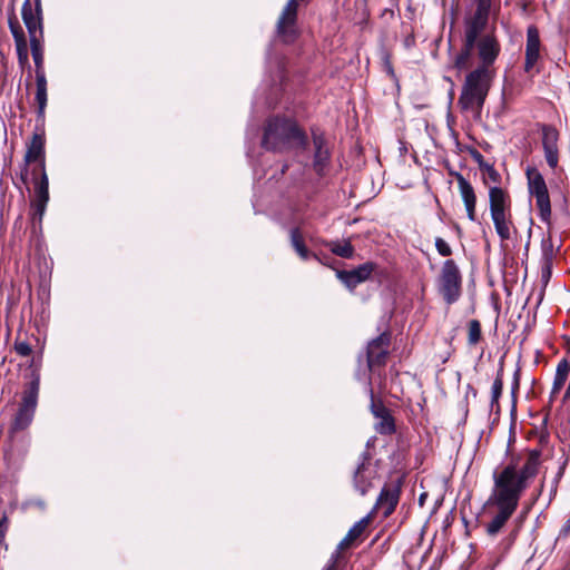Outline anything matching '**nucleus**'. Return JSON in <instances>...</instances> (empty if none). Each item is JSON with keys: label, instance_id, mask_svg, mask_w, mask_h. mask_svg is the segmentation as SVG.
Returning <instances> with one entry per match:
<instances>
[{"label": "nucleus", "instance_id": "1", "mask_svg": "<svg viewBox=\"0 0 570 570\" xmlns=\"http://www.w3.org/2000/svg\"><path fill=\"white\" fill-rule=\"evenodd\" d=\"M539 465L540 452L531 451L520 469L509 463L493 473V489L485 504L497 509L495 515L485 527L490 537L497 535L515 512L529 481L538 474Z\"/></svg>", "mask_w": 570, "mask_h": 570}, {"label": "nucleus", "instance_id": "2", "mask_svg": "<svg viewBox=\"0 0 570 570\" xmlns=\"http://www.w3.org/2000/svg\"><path fill=\"white\" fill-rule=\"evenodd\" d=\"M474 51L480 65L465 76L458 106L462 111L470 112L474 119H479L495 76L493 63L501 51V45L494 31L483 36L475 45Z\"/></svg>", "mask_w": 570, "mask_h": 570}, {"label": "nucleus", "instance_id": "3", "mask_svg": "<svg viewBox=\"0 0 570 570\" xmlns=\"http://www.w3.org/2000/svg\"><path fill=\"white\" fill-rule=\"evenodd\" d=\"M476 8L473 13L466 16L463 21L462 48L455 58L454 66L459 70H465L472 66L475 45L488 35L490 14L495 16L500 11V0H474Z\"/></svg>", "mask_w": 570, "mask_h": 570}, {"label": "nucleus", "instance_id": "4", "mask_svg": "<svg viewBox=\"0 0 570 570\" xmlns=\"http://www.w3.org/2000/svg\"><path fill=\"white\" fill-rule=\"evenodd\" d=\"M307 144L306 134L293 119L273 117L264 127L262 146L266 150L283 153L294 148L305 149Z\"/></svg>", "mask_w": 570, "mask_h": 570}, {"label": "nucleus", "instance_id": "5", "mask_svg": "<svg viewBox=\"0 0 570 570\" xmlns=\"http://www.w3.org/2000/svg\"><path fill=\"white\" fill-rule=\"evenodd\" d=\"M40 379L39 375L32 374L31 381L28 383L22 393V399L12 424L10 434L27 429L33 420L36 407L38 404Z\"/></svg>", "mask_w": 570, "mask_h": 570}, {"label": "nucleus", "instance_id": "6", "mask_svg": "<svg viewBox=\"0 0 570 570\" xmlns=\"http://www.w3.org/2000/svg\"><path fill=\"white\" fill-rule=\"evenodd\" d=\"M438 289L446 304L455 303L462 293V275L453 259H446L440 271Z\"/></svg>", "mask_w": 570, "mask_h": 570}, {"label": "nucleus", "instance_id": "7", "mask_svg": "<svg viewBox=\"0 0 570 570\" xmlns=\"http://www.w3.org/2000/svg\"><path fill=\"white\" fill-rule=\"evenodd\" d=\"M528 187L531 196L535 198V205L542 222L550 223L551 203L546 180L537 168H528L525 171Z\"/></svg>", "mask_w": 570, "mask_h": 570}, {"label": "nucleus", "instance_id": "8", "mask_svg": "<svg viewBox=\"0 0 570 570\" xmlns=\"http://www.w3.org/2000/svg\"><path fill=\"white\" fill-rule=\"evenodd\" d=\"M309 0H287L282 9L276 23V32L285 43H292L298 37L297 13L299 2L308 3Z\"/></svg>", "mask_w": 570, "mask_h": 570}, {"label": "nucleus", "instance_id": "9", "mask_svg": "<svg viewBox=\"0 0 570 570\" xmlns=\"http://www.w3.org/2000/svg\"><path fill=\"white\" fill-rule=\"evenodd\" d=\"M401 488V479L386 483L381 490L374 510L382 511L384 518L390 517L399 504Z\"/></svg>", "mask_w": 570, "mask_h": 570}, {"label": "nucleus", "instance_id": "10", "mask_svg": "<svg viewBox=\"0 0 570 570\" xmlns=\"http://www.w3.org/2000/svg\"><path fill=\"white\" fill-rule=\"evenodd\" d=\"M390 346V335L382 333L372 340L366 350L367 367L372 371L375 366H383L386 363Z\"/></svg>", "mask_w": 570, "mask_h": 570}, {"label": "nucleus", "instance_id": "11", "mask_svg": "<svg viewBox=\"0 0 570 570\" xmlns=\"http://www.w3.org/2000/svg\"><path fill=\"white\" fill-rule=\"evenodd\" d=\"M370 397L371 412L377 420L375 431L380 434H393L395 432V422L390 410L382 403V401L375 400L372 387H370Z\"/></svg>", "mask_w": 570, "mask_h": 570}, {"label": "nucleus", "instance_id": "12", "mask_svg": "<svg viewBox=\"0 0 570 570\" xmlns=\"http://www.w3.org/2000/svg\"><path fill=\"white\" fill-rule=\"evenodd\" d=\"M376 268L375 263L366 262L352 271H336V277L348 289H354L358 284L367 281Z\"/></svg>", "mask_w": 570, "mask_h": 570}, {"label": "nucleus", "instance_id": "13", "mask_svg": "<svg viewBox=\"0 0 570 570\" xmlns=\"http://www.w3.org/2000/svg\"><path fill=\"white\" fill-rule=\"evenodd\" d=\"M8 23L14 40L19 65L24 67L29 62V49L24 31L14 13L9 16Z\"/></svg>", "mask_w": 570, "mask_h": 570}, {"label": "nucleus", "instance_id": "14", "mask_svg": "<svg viewBox=\"0 0 570 570\" xmlns=\"http://www.w3.org/2000/svg\"><path fill=\"white\" fill-rule=\"evenodd\" d=\"M22 20L28 29L30 41L42 39L41 11L37 8L33 11L30 0H26L21 8Z\"/></svg>", "mask_w": 570, "mask_h": 570}, {"label": "nucleus", "instance_id": "15", "mask_svg": "<svg viewBox=\"0 0 570 570\" xmlns=\"http://www.w3.org/2000/svg\"><path fill=\"white\" fill-rule=\"evenodd\" d=\"M26 164L38 163V167L33 168L32 175H38V171L45 169V138L40 134H33L30 142L28 144L27 153L24 155Z\"/></svg>", "mask_w": 570, "mask_h": 570}, {"label": "nucleus", "instance_id": "16", "mask_svg": "<svg viewBox=\"0 0 570 570\" xmlns=\"http://www.w3.org/2000/svg\"><path fill=\"white\" fill-rule=\"evenodd\" d=\"M540 37L539 31L534 26H530L527 30V45H525V62L524 71L531 72L540 58Z\"/></svg>", "mask_w": 570, "mask_h": 570}, {"label": "nucleus", "instance_id": "17", "mask_svg": "<svg viewBox=\"0 0 570 570\" xmlns=\"http://www.w3.org/2000/svg\"><path fill=\"white\" fill-rule=\"evenodd\" d=\"M490 215L499 238L502 242L511 239L512 234L517 233L512 220V209L490 213Z\"/></svg>", "mask_w": 570, "mask_h": 570}, {"label": "nucleus", "instance_id": "18", "mask_svg": "<svg viewBox=\"0 0 570 570\" xmlns=\"http://www.w3.org/2000/svg\"><path fill=\"white\" fill-rule=\"evenodd\" d=\"M458 187L460 190V195L464 203L468 218L471 222L476 219L475 206H476V196L472 185L461 175L456 174Z\"/></svg>", "mask_w": 570, "mask_h": 570}, {"label": "nucleus", "instance_id": "19", "mask_svg": "<svg viewBox=\"0 0 570 570\" xmlns=\"http://www.w3.org/2000/svg\"><path fill=\"white\" fill-rule=\"evenodd\" d=\"M354 488L361 495H365L372 487V471L370 469L368 459L363 455L362 461L358 463L354 476Z\"/></svg>", "mask_w": 570, "mask_h": 570}, {"label": "nucleus", "instance_id": "20", "mask_svg": "<svg viewBox=\"0 0 570 570\" xmlns=\"http://www.w3.org/2000/svg\"><path fill=\"white\" fill-rule=\"evenodd\" d=\"M512 202L510 194L499 187V186H490L489 187V208L490 213L511 210Z\"/></svg>", "mask_w": 570, "mask_h": 570}, {"label": "nucleus", "instance_id": "21", "mask_svg": "<svg viewBox=\"0 0 570 570\" xmlns=\"http://www.w3.org/2000/svg\"><path fill=\"white\" fill-rule=\"evenodd\" d=\"M541 279L548 283L552 274V265L554 258V248L550 238L543 239L541 243Z\"/></svg>", "mask_w": 570, "mask_h": 570}, {"label": "nucleus", "instance_id": "22", "mask_svg": "<svg viewBox=\"0 0 570 570\" xmlns=\"http://www.w3.org/2000/svg\"><path fill=\"white\" fill-rule=\"evenodd\" d=\"M313 144L315 147L314 168L318 174H321L330 158V153L327 147L325 146V139L322 135H317L314 132Z\"/></svg>", "mask_w": 570, "mask_h": 570}, {"label": "nucleus", "instance_id": "23", "mask_svg": "<svg viewBox=\"0 0 570 570\" xmlns=\"http://www.w3.org/2000/svg\"><path fill=\"white\" fill-rule=\"evenodd\" d=\"M38 174L40 175V177L39 178L35 177V191H36V197H37V202H38V209L41 214L45 209V206L47 205V203L49 200V181H48L46 170L38 171ZM33 176H37V175H33Z\"/></svg>", "mask_w": 570, "mask_h": 570}, {"label": "nucleus", "instance_id": "24", "mask_svg": "<svg viewBox=\"0 0 570 570\" xmlns=\"http://www.w3.org/2000/svg\"><path fill=\"white\" fill-rule=\"evenodd\" d=\"M291 244L302 259L306 261L309 257L318 259V257L312 254L305 246L303 235L297 227L291 230Z\"/></svg>", "mask_w": 570, "mask_h": 570}, {"label": "nucleus", "instance_id": "25", "mask_svg": "<svg viewBox=\"0 0 570 570\" xmlns=\"http://www.w3.org/2000/svg\"><path fill=\"white\" fill-rule=\"evenodd\" d=\"M36 101L38 104L39 115H43L47 106V79L46 75L36 76Z\"/></svg>", "mask_w": 570, "mask_h": 570}, {"label": "nucleus", "instance_id": "26", "mask_svg": "<svg viewBox=\"0 0 570 570\" xmlns=\"http://www.w3.org/2000/svg\"><path fill=\"white\" fill-rule=\"evenodd\" d=\"M31 55L36 65V76L45 75L43 70V47L41 39H33L30 41Z\"/></svg>", "mask_w": 570, "mask_h": 570}, {"label": "nucleus", "instance_id": "27", "mask_svg": "<svg viewBox=\"0 0 570 570\" xmlns=\"http://www.w3.org/2000/svg\"><path fill=\"white\" fill-rule=\"evenodd\" d=\"M328 247L333 254L343 258H351L354 255V247L348 240L331 242Z\"/></svg>", "mask_w": 570, "mask_h": 570}, {"label": "nucleus", "instance_id": "28", "mask_svg": "<svg viewBox=\"0 0 570 570\" xmlns=\"http://www.w3.org/2000/svg\"><path fill=\"white\" fill-rule=\"evenodd\" d=\"M542 147H558L559 132L550 125H543L542 128Z\"/></svg>", "mask_w": 570, "mask_h": 570}, {"label": "nucleus", "instance_id": "29", "mask_svg": "<svg viewBox=\"0 0 570 570\" xmlns=\"http://www.w3.org/2000/svg\"><path fill=\"white\" fill-rule=\"evenodd\" d=\"M480 169L483 174V181L485 185L492 184H499L501 181V175L500 173L490 164L488 163H480Z\"/></svg>", "mask_w": 570, "mask_h": 570}, {"label": "nucleus", "instance_id": "30", "mask_svg": "<svg viewBox=\"0 0 570 570\" xmlns=\"http://www.w3.org/2000/svg\"><path fill=\"white\" fill-rule=\"evenodd\" d=\"M481 340V324L478 320H471L468 325V343L476 345Z\"/></svg>", "mask_w": 570, "mask_h": 570}, {"label": "nucleus", "instance_id": "31", "mask_svg": "<svg viewBox=\"0 0 570 570\" xmlns=\"http://www.w3.org/2000/svg\"><path fill=\"white\" fill-rule=\"evenodd\" d=\"M503 390V370L500 368L498 371L497 377L493 381L492 389H491V404H495L499 402V399L502 394Z\"/></svg>", "mask_w": 570, "mask_h": 570}, {"label": "nucleus", "instance_id": "32", "mask_svg": "<svg viewBox=\"0 0 570 570\" xmlns=\"http://www.w3.org/2000/svg\"><path fill=\"white\" fill-rule=\"evenodd\" d=\"M370 517H365L363 519H361L360 521H357L350 530H348V534L350 537H353L355 540H357L362 534L363 532L365 531V529L367 528L368 523H370Z\"/></svg>", "mask_w": 570, "mask_h": 570}, {"label": "nucleus", "instance_id": "33", "mask_svg": "<svg viewBox=\"0 0 570 570\" xmlns=\"http://www.w3.org/2000/svg\"><path fill=\"white\" fill-rule=\"evenodd\" d=\"M543 150L547 164L554 169L559 161L558 147L543 148Z\"/></svg>", "mask_w": 570, "mask_h": 570}, {"label": "nucleus", "instance_id": "34", "mask_svg": "<svg viewBox=\"0 0 570 570\" xmlns=\"http://www.w3.org/2000/svg\"><path fill=\"white\" fill-rule=\"evenodd\" d=\"M435 247L441 256H450L452 254L451 246L441 237L435 239Z\"/></svg>", "mask_w": 570, "mask_h": 570}, {"label": "nucleus", "instance_id": "35", "mask_svg": "<svg viewBox=\"0 0 570 570\" xmlns=\"http://www.w3.org/2000/svg\"><path fill=\"white\" fill-rule=\"evenodd\" d=\"M14 350L20 356H29L32 352L31 346L27 342H17Z\"/></svg>", "mask_w": 570, "mask_h": 570}, {"label": "nucleus", "instance_id": "36", "mask_svg": "<svg viewBox=\"0 0 570 570\" xmlns=\"http://www.w3.org/2000/svg\"><path fill=\"white\" fill-rule=\"evenodd\" d=\"M570 373V363L567 360H561L557 366L556 374L568 379Z\"/></svg>", "mask_w": 570, "mask_h": 570}, {"label": "nucleus", "instance_id": "37", "mask_svg": "<svg viewBox=\"0 0 570 570\" xmlns=\"http://www.w3.org/2000/svg\"><path fill=\"white\" fill-rule=\"evenodd\" d=\"M566 381H567L566 377L559 376L558 374L554 375L553 386H552V392H551L552 395L557 394L562 389Z\"/></svg>", "mask_w": 570, "mask_h": 570}, {"label": "nucleus", "instance_id": "38", "mask_svg": "<svg viewBox=\"0 0 570 570\" xmlns=\"http://www.w3.org/2000/svg\"><path fill=\"white\" fill-rule=\"evenodd\" d=\"M7 530H8V519L6 515H2V518L0 519V546L4 541Z\"/></svg>", "mask_w": 570, "mask_h": 570}, {"label": "nucleus", "instance_id": "39", "mask_svg": "<svg viewBox=\"0 0 570 570\" xmlns=\"http://www.w3.org/2000/svg\"><path fill=\"white\" fill-rule=\"evenodd\" d=\"M568 534H570V518L567 520V522L564 523L560 531V535L562 537H567Z\"/></svg>", "mask_w": 570, "mask_h": 570}, {"label": "nucleus", "instance_id": "40", "mask_svg": "<svg viewBox=\"0 0 570 570\" xmlns=\"http://www.w3.org/2000/svg\"><path fill=\"white\" fill-rule=\"evenodd\" d=\"M352 544H350V542H347L344 538L342 539V541L338 543L337 546V549L338 550H345V549H348Z\"/></svg>", "mask_w": 570, "mask_h": 570}, {"label": "nucleus", "instance_id": "41", "mask_svg": "<svg viewBox=\"0 0 570 570\" xmlns=\"http://www.w3.org/2000/svg\"><path fill=\"white\" fill-rule=\"evenodd\" d=\"M325 570H336V559H332Z\"/></svg>", "mask_w": 570, "mask_h": 570}, {"label": "nucleus", "instance_id": "42", "mask_svg": "<svg viewBox=\"0 0 570 570\" xmlns=\"http://www.w3.org/2000/svg\"><path fill=\"white\" fill-rule=\"evenodd\" d=\"M344 539L350 542V544H353V542L355 541V539L353 537H350L348 532L346 533V535L344 537Z\"/></svg>", "mask_w": 570, "mask_h": 570}, {"label": "nucleus", "instance_id": "43", "mask_svg": "<svg viewBox=\"0 0 570 570\" xmlns=\"http://www.w3.org/2000/svg\"><path fill=\"white\" fill-rule=\"evenodd\" d=\"M476 159H478L479 164H480V163H484V161H483V157H482V155H480V154H478Z\"/></svg>", "mask_w": 570, "mask_h": 570}]
</instances>
